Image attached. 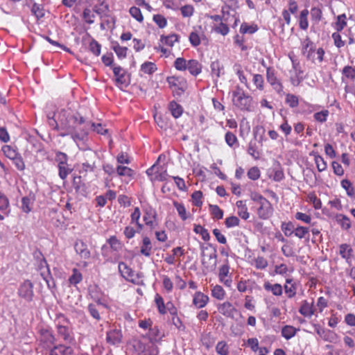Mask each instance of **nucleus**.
Instances as JSON below:
<instances>
[{
  "mask_svg": "<svg viewBox=\"0 0 355 355\" xmlns=\"http://www.w3.org/2000/svg\"><path fill=\"white\" fill-rule=\"evenodd\" d=\"M59 121L60 123L59 135L60 137H64L70 135L75 142L84 141L87 138L88 132L85 128H82L79 132L76 130L78 125L85 122V118L79 113L70 114L65 110H62L59 115Z\"/></svg>",
  "mask_w": 355,
  "mask_h": 355,
  "instance_id": "1",
  "label": "nucleus"
},
{
  "mask_svg": "<svg viewBox=\"0 0 355 355\" xmlns=\"http://www.w3.org/2000/svg\"><path fill=\"white\" fill-rule=\"evenodd\" d=\"M58 336L64 343L69 346H75L76 341L74 336L73 329L69 319L64 314H57L55 318Z\"/></svg>",
  "mask_w": 355,
  "mask_h": 355,
  "instance_id": "2",
  "label": "nucleus"
},
{
  "mask_svg": "<svg viewBox=\"0 0 355 355\" xmlns=\"http://www.w3.org/2000/svg\"><path fill=\"white\" fill-rule=\"evenodd\" d=\"M232 103L242 111L252 112L253 110V99L243 89L236 85L235 89L232 91Z\"/></svg>",
  "mask_w": 355,
  "mask_h": 355,
  "instance_id": "3",
  "label": "nucleus"
},
{
  "mask_svg": "<svg viewBox=\"0 0 355 355\" xmlns=\"http://www.w3.org/2000/svg\"><path fill=\"white\" fill-rule=\"evenodd\" d=\"M166 82L172 89L174 96H181L188 87L187 80L181 76H173L167 77Z\"/></svg>",
  "mask_w": 355,
  "mask_h": 355,
  "instance_id": "4",
  "label": "nucleus"
},
{
  "mask_svg": "<svg viewBox=\"0 0 355 355\" xmlns=\"http://www.w3.org/2000/svg\"><path fill=\"white\" fill-rule=\"evenodd\" d=\"M277 72L273 67H266V80L272 89L279 95L284 94V86L277 78Z\"/></svg>",
  "mask_w": 355,
  "mask_h": 355,
  "instance_id": "5",
  "label": "nucleus"
},
{
  "mask_svg": "<svg viewBox=\"0 0 355 355\" xmlns=\"http://www.w3.org/2000/svg\"><path fill=\"white\" fill-rule=\"evenodd\" d=\"M17 293L20 297L28 302H31L33 301L34 296L33 284L30 280H25L20 284Z\"/></svg>",
  "mask_w": 355,
  "mask_h": 355,
  "instance_id": "6",
  "label": "nucleus"
},
{
  "mask_svg": "<svg viewBox=\"0 0 355 355\" xmlns=\"http://www.w3.org/2000/svg\"><path fill=\"white\" fill-rule=\"evenodd\" d=\"M113 73L116 77V84L117 86L127 87L130 83V76L125 69L120 66H113Z\"/></svg>",
  "mask_w": 355,
  "mask_h": 355,
  "instance_id": "7",
  "label": "nucleus"
},
{
  "mask_svg": "<svg viewBox=\"0 0 355 355\" xmlns=\"http://www.w3.org/2000/svg\"><path fill=\"white\" fill-rule=\"evenodd\" d=\"M33 257L36 262V269L40 272V274L42 272H46L48 275H50L49 266L41 250L36 248L33 252Z\"/></svg>",
  "mask_w": 355,
  "mask_h": 355,
  "instance_id": "8",
  "label": "nucleus"
},
{
  "mask_svg": "<svg viewBox=\"0 0 355 355\" xmlns=\"http://www.w3.org/2000/svg\"><path fill=\"white\" fill-rule=\"evenodd\" d=\"M316 51L315 44L306 37L302 42V53L308 60L314 62Z\"/></svg>",
  "mask_w": 355,
  "mask_h": 355,
  "instance_id": "9",
  "label": "nucleus"
},
{
  "mask_svg": "<svg viewBox=\"0 0 355 355\" xmlns=\"http://www.w3.org/2000/svg\"><path fill=\"white\" fill-rule=\"evenodd\" d=\"M274 211L272 204L268 200L263 201L259 204V207L257 209L258 217L262 220H267L270 218Z\"/></svg>",
  "mask_w": 355,
  "mask_h": 355,
  "instance_id": "10",
  "label": "nucleus"
},
{
  "mask_svg": "<svg viewBox=\"0 0 355 355\" xmlns=\"http://www.w3.org/2000/svg\"><path fill=\"white\" fill-rule=\"evenodd\" d=\"M74 250L81 259H89L91 257L87 245L81 239H78L74 243Z\"/></svg>",
  "mask_w": 355,
  "mask_h": 355,
  "instance_id": "11",
  "label": "nucleus"
},
{
  "mask_svg": "<svg viewBox=\"0 0 355 355\" xmlns=\"http://www.w3.org/2000/svg\"><path fill=\"white\" fill-rule=\"evenodd\" d=\"M209 302V297L200 291L196 292L193 298V304L197 309L205 307Z\"/></svg>",
  "mask_w": 355,
  "mask_h": 355,
  "instance_id": "12",
  "label": "nucleus"
},
{
  "mask_svg": "<svg viewBox=\"0 0 355 355\" xmlns=\"http://www.w3.org/2000/svg\"><path fill=\"white\" fill-rule=\"evenodd\" d=\"M202 264L207 272H213L216 270L217 265V254L216 248L214 249V252L209 254V262H207L203 259L202 261Z\"/></svg>",
  "mask_w": 355,
  "mask_h": 355,
  "instance_id": "13",
  "label": "nucleus"
},
{
  "mask_svg": "<svg viewBox=\"0 0 355 355\" xmlns=\"http://www.w3.org/2000/svg\"><path fill=\"white\" fill-rule=\"evenodd\" d=\"M122 334L118 329H112L107 332V342L111 345H117L121 342Z\"/></svg>",
  "mask_w": 355,
  "mask_h": 355,
  "instance_id": "14",
  "label": "nucleus"
},
{
  "mask_svg": "<svg viewBox=\"0 0 355 355\" xmlns=\"http://www.w3.org/2000/svg\"><path fill=\"white\" fill-rule=\"evenodd\" d=\"M211 74L213 78H216V80L220 77L221 75L225 73L224 66L218 60L213 61L210 65Z\"/></svg>",
  "mask_w": 355,
  "mask_h": 355,
  "instance_id": "15",
  "label": "nucleus"
},
{
  "mask_svg": "<svg viewBox=\"0 0 355 355\" xmlns=\"http://www.w3.org/2000/svg\"><path fill=\"white\" fill-rule=\"evenodd\" d=\"M218 310L219 313L228 318H233L234 313L236 311V309L229 302H225L220 304L218 306Z\"/></svg>",
  "mask_w": 355,
  "mask_h": 355,
  "instance_id": "16",
  "label": "nucleus"
},
{
  "mask_svg": "<svg viewBox=\"0 0 355 355\" xmlns=\"http://www.w3.org/2000/svg\"><path fill=\"white\" fill-rule=\"evenodd\" d=\"M335 220L344 231H348L352 227L349 218L345 214H336L335 216Z\"/></svg>",
  "mask_w": 355,
  "mask_h": 355,
  "instance_id": "17",
  "label": "nucleus"
},
{
  "mask_svg": "<svg viewBox=\"0 0 355 355\" xmlns=\"http://www.w3.org/2000/svg\"><path fill=\"white\" fill-rule=\"evenodd\" d=\"M73 349L71 346L59 345L55 346L51 351L49 355H71Z\"/></svg>",
  "mask_w": 355,
  "mask_h": 355,
  "instance_id": "18",
  "label": "nucleus"
},
{
  "mask_svg": "<svg viewBox=\"0 0 355 355\" xmlns=\"http://www.w3.org/2000/svg\"><path fill=\"white\" fill-rule=\"evenodd\" d=\"M202 64L197 60H188L187 69L192 76H197L199 75L202 72Z\"/></svg>",
  "mask_w": 355,
  "mask_h": 355,
  "instance_id": "19",
  "label": "nucleus"
},
{
  "mask_svg": "<svg viewBox=\"0 0 355 355\" xmlns=\"http://www.w3.org/2000/svg\"><path fill=\"white\" fill-rule=\"evenodd\" d=\"M119 271L121 276L128 281L133 282L131 278L134 275L133 270L123 261L119 263Z\"/></svg>",
  "mask_w": 355,
  "mask_h": 355,
  "instance_id": "20",
  "label": "nucleus"
},
{
  "mask_svg": "<svg viewBox=\"0 0 355 355\" xmlns=\"http://www.w3.org/2000/svg\"><path fill=\"white\" fill-rule=\"evenodd\" d=\"M313 303V302L309 303L306 300H303L299 309L300 313L304 317L311 318L314 314Z\"/></svg>",
  "mask_w": 355,
  "mask_h": 355,
  "instance_id": "21",
  "label": "nucleus"
},
{
  "mask_svg": "<svg viewBox=\"0 0 355 355\" xmlns=\"http://www.w3.org/2000/svg\"><path fill=\"white\" fill-rule=\"evenodd\" d=\"M163 336L164 335L162 334L157 326H154L149 328L148 336L150 342L153 344L159 342L162 340Z\"/></svg>",
  "mask_w": 355,
  "mask_h": 355,
  "instance_id": "22",
  "label": "nucleus"
},
{
  "mask_svg": "<svg viewBox=\"0 0 355 355\" xmlns=\"http://www.w3.org/2000/svg\"><path fill=\"white\" fill-rule=\"evenodd\" d=\"M339 254L343 259H345L347 263H349L352 257L353 249L349 244L343 243L339 245Z\"/></svg>",
  "mask_w": 355,
  "mask_h": 355,
  "instance_id": "23",
  "label": "nucleus"
},
{
  "mask_svg": "<svg viewBox=\"0 0 355 355\" xmlns=\"http://www.w3.org/2000/svg\"><path fill=\"white\" fill-rule=\"evenodd\" d=\"M41 341L44 343L47 346L52 345L55 341V338L52 331L47 329H42L40 331Z\"/></svg>",
  "mask_w": 355,
  "mask_h": 355,
  "instance_id": "24",
  "label": "nucleus"
},
{
  "mask_svg": "<svg viewBox=\"0 0 355 355\" xmlns=\"http://www.w3.org/2000/svg\"><path fill=\"white\" fill-rule=\"evenodd\" d=\"M152 244L148 236H144L140 248V253L147 257L151 255Z\"/></svg>",
  "mask_w": 355,
  "mask_h": 355,
  "instance_id": "25",
  "label": "nucleus"
},
{
  "mask_svg": "<svg viewBox=\"0 0 355 355\" xmlns=\"http://www.w3.org/2000/svg\"><path fill=\"white\" fill-rule=\"evenodd\" d=\"M263 288L266 291H270L275 296H280L282 295V286L279 284H272L269 282H265Z\"/></svg>",
  "mask_w": 355,
  "mask_h": 355,
  "instance_id": "26",
  "label": "nucleus"
},
{
  "mask_svg": "<svg viewBox=\"0 0 355 355\" xmlns=\"http://www.w3.org/2000/svg\"><path fill=\"white\" fill-rule=\"evenodd\" d=\"M310 155L314 157L315 163L319 172H322L327 169V162L324 160V158L322 156H320L317 152L312 151L310 153Z\"/></svg>",
  "mask_w": 355,
  "mask_h": 355,
  "instance_id": "27",
  "label": "nucleus"
},
{
  "mask_svg": "<svg viewBox=\"0 0 355 355\" xmlns=\"http://www.w3.org/2000/svg\"><path fill=\"white\" fill-rule=\"evenodd\" d=\"M168 110L172 116L175 119L179 118L183 113L182 106L175 101H172L169 103Z\"/></svg>",
  "mask_w": 355,
  "mask_h": 355,
  "instance_id": "28",
  "label": "nucleus"
},
{
  "mask_svg": "<svg viewBox=\"0 0 355 355\" xmlns=\"http://www.w3.org/2000/svg\"><path fill=\"white\" fill-rule=\"evenodd\" d=\"M236 205L238 208V215L243 220H247L250 217V214L248 211V207L245 202L243 200H238L236 202Z\"/></svg>",
  "mask_w": 355,
  "mask_h": 355,
  "instance_id": "29",
  "label": "nucleus"
},
{
  "mask_svg": "<svg viewBox=\"0 0 355 355\" xmlns=\"http://www.w3.org/2000/svg\"><path fill=\"white\" fill-rule=\"evenodd\" d=\"M116 171L118 175L127 177L129 178V180H131L134 178V171L128 166H118L116 168Z\"/></svg>",
  "mask_w": 355,
  "mask_h": 355,
  "instance_id": "30",
  "label": "nucleus"
},
{
  "mask_svg": "<svg viewBox=\"0 0 355 355\" xmlns=\"http://www.w3.org/2000/svg\"><path fill=\"white\" fill-rule=\"evenodd\" d=\"M112 49L115 52L119 59H123L127 56L128 48L121 46L117 42H112Z\"/></svg>",
  "mask_w": 355,
  "mask_h": 355,
  "instance_id": "31",
  "label": "nucleus"
},
{
  "mask_svg": "<svg viewBox=\"0 0 355 355\" xmlns=\"http://www.w3.org/2000/svg\"><path fill=\"white\" fill-rule=\"evenodd\" d=\"M87 37L89 40V51L92 52L94 55L98 56L101 53V45L96 40L92 38L89 34L87 35Z\"/></svg>",
  "mask_w": 355,
  "mask_h": 355,
  "instance_id": "32",
  "label": "nucleus"
},
{
  "mask_svg": "<svg viewBox=\"0 0 355 355\" xmlns=\"http://www.w3.org/2000/svg\"><path fill=\"white\" fill-rule=\"evenodd\" d=\"M179 39L180 35L175 33H172L167 36L162 35L160 37V41L169 46H173L175 42H178Z\"/></svg>",
  "mask_w": 355,
  "mask_h": 355,
  "instance_id": "33",
  "label": "nucleus"
},
{
  "mask_svg": "<svg viewBox=\"0 0 355 355\" xmlns=\"http://www.w3.org/2000/svg\"><path fill=\"white\" fill-rule=\"evenodd\" d=\"M107 243L109 244L110 248L116 252H120L123 248L122 243L115 236H110Z\"/></svg>",
  "mask_w": 355,
  "mask_h": 355,
  "instance_id": "34",
  "label": "nucleus"
},
{
  "mask_svg": "<svg viewBox=\"0 0 355 355\" xmlns=\"http://www.w3.org/2000/svg\"><path fill=\"white\" fill-rule=\"evenodd\" d=\"M309 15V10L304 9L300 12L299 16V26L302 30H306L309 27V22L307 17Z\"/></svg>",
  "mask_w": 355,
  "mask_h": 355,
  "instance_id": "35",
  "label": "nucleus"
},
{
  "mask_svg": "<svg viewBox=\"0 0 355 355\" xmlns=\"http://www.w3.org/2000/svg\"><path fill=\"white\" fill-rule=\"evenodd\" d=\"M259 28L257 24L250 25L246 22H243L240 27V33L241 34H253L258 31Z\"/></svg>",
  "mask_w": 355,
  "mask_h": 355,
  "instance_id": "36",
  "label": "nucleus"
},
{
  "mask_svg": "<svg viewBox=\"0 0 355 355\" xmlns=\"http://www.w3.org/2000/svg\"><path fill=\"white\" fill-rule=\"evenodd\" d=\"M295 236L299 239H306L309 240V227L304 226H297L295 229Z\"/></svg>",
  "mask_w": 355,
  "mask_h": 355,
  "instance_id": "37",
  "label": "nucleus"
},
{
  "mask_svg": "<svg viewBox=\"0 0 355 355\" xmlns=\"http://www.w3.org/2000/svg\"><path fill=\"white\" fill-rule=\"evenodd\" d=\"M31 12L37 19L39 20L44 17V6L41 4L34 3L31 8Z\"/></svg>",
  "mask_w": 355,
  "mask_h": 355,
  "instance_id": "38",
  "label": "nucleus"
},
{
  "mask_svg": "<svg viewBox=\"0 0 355 355\" xmlns=\"http://www.w3.org/2000/svg\"><path fill=\"white\" fill-rule=\"evenodd\" d=\"M173 206L176 208L179 216L182 220H186L189 218L188 213L184 205L178 201H173Z\"/></svg>",
  "mask_w": 355,
  "mask_h": 355,
  "instance_id": "39",
  "label": "nucleus"
},
{
  "mask_svg": "<svg viewBox=\"0 0 355 355\" xmlns=\"http://www.w3.org/2000/svg\"><path fill=\"white\" fill-rule=\"evenodd\" d=\"M297 329L293 326L286 325L282 329V336L286 340H289L296 334Z\"/></svg>",
  "mask_w": 355,
  "mask_h": 355,
  "instance_id": "40",
  "label": "nucleus"
},
{
  "mask_svg": "<svg viewBox=\"0 0 355 355\" xmlns=\"http://www.w3.org/2000/svg\"><path fill=\"white\" fill-rule=\"evenodd\" d=\"M147 215H152V218L155 219L157 217V214L155 210L153 209H150L148 210H146L145 214L143 216L144 221L145 222L146 225L149 226L150 229H154L155 227V224L153 220H148Z\"/></svg>",
  "mask_w": 355,
  "mask_h": 355,
  "instance_id": "41",
  "label": "nucleus"
},
{
  "mask_svg": "<svg viewBox=\"0 0 355 355\" xmlns=\"http://www.w3.org/2000/svg\"><path fill=\"white\" fill-rule=\"evenodd\" d=\"M341 187L346 191L347 195L351 198H355L354 189L352 182L347 180L344 179L340 182Z\"/></svg>",
  "mask_w": 355,
  "mask_h": 355,
  "instance_id": "42",
  "label": "nucleus"
},
{
  "mask_svg": "<svg viewBox=\"0 0 355 355\" xmlns=\"http://www.w3.org/2000/svg\"><path fill=\"white\" fill-rule=\"evenodd\" d=\"M281 229L286 236H290L295 233V227L294 226V224L292 222L289 221L288 223L282 222Z\"/></svg>",
  "mask_w": 355,
  "mask_h": 355,
  "instance_id": "43",
  "label": "nucleus"
},
{
  "mask_svg": "<svg viewBox=\"0 0 355 355\" xmlns=\"http://www.w3.org/2000/svg\"><path fill=\"white\" fill-rule=\"evenodd\" d=\"M157 69V66L154 62H145L141 65V71L149 75L153 74Z\"/></svg>",
  "mask_w": 355,
  "mask_h": 355,
  "instance_id": "44",
  "label": "nucleus"
},
{
  "mask_svg": "<svg viewBox=\"0 0 355 355\" xmlns=\"http://www.w3.org/2000/svg\"><path fill=\"white\" fill-rule=\"evenodd\" d=\"M98 1H100L99 5H96L93 8L94 12L99 15L107 12L109 11V5L106 3L104 0H98Z\"/></svg>",
  "mask_w": 355,
  "mask_h": 355,
  "instance_id": "45",
  "label": "nucleus"
},
{
  "mask_svg": "<svg viewBox=\"0 0 355 355\" xmlns=\"http://www.w3.org/2000/svg\"><path fill=\"white\" fill-rule=\"evenodd\" d=\"M209 209L214 218H216L217 220L223 218V211L218 205H209Z\"/></svg>",
  "mask_w": 355,
  "mask_h": 355,
  "instance_id": "46",
  "label": "nucleus"
},
{
  "mask_svg": "<svg viewBox=\"0 0 355 355\" xmlns=\"http://www.w3.org/2000/svg\"><path fill=\"white\" fill-rule=\"evenodd\" d=\"M34 199L28 196L23 197L21 199V209L24 212L28 214L32 210V204Z\"/></svg>",
  "mask_w": 355,
  "mask_h": 355,
  "instance_id": "47",
  "label": "nucleus"
},
{
  "mask_svg": "<svg viewBox=\"0 0 355 355\" xmlns=\"http://www.w3.org/2000/svg\"><path fill=\"white\" fill-rule=\"evenodd\" d=\"M211 295L217 300H223L225 295V291L220 285H216L211 289Z\"/></svg>",
  "mask_w": 355,
  "mask_h": 355,
  "instance_id": "48",
  "label": "nucleus"
},
{
  "mask_svg": "<svg viewBox=\"0 0 355 355\" xmlns=\"http://www.w3.org/2000/svg\"><path fill=\"white\" fill-rule=\"evenodd\" d=\"M193 231L195 233L200 234L204 241H207L210 239V235L208 230L200 225H195Z\"/></svg>",
  "mask_w": 355,
  "mask_h": 355,
  "instance_id": "49",
  "label": "nucleus"
},
{
  "mask_svg": "<svg viewBox=\"0 0 355 355\" xmlns=\"http://www.w3.org/2000/svg\"><path fill=\"white\" fill-rule=\"evenodd\" d=\"M72 272V275L69 278V282L71 284L76 285L83 280V275L76 268H73Z\"/></svg>",
  "mask_w": 355,
  "mask_h": 355,
  "instance_id": "50",
  "label": "nucleus"
},
{
  "mask_svg": "<svg viewBox=\"0 0 355 355\" xmlns=\"http://www.w3.org/2000/svg\"><path fill=\"white\" fill-rule=\"evenodd\" d=\"M58 166V175L62 180H65L68 175L72 172V169L69 168L68 163L67 164H60Z\"/></svg>",
  "mask_w": 355,
  "mask_h": 355,
  "instance_id": "51",
  "label": "nucleus"
},
{
  "mask_svg": "<svg viewBox=\"0 0 355 355\" xmlns=\"http://www.w3.org/2000/svg\"><path fill=\"white\" fill-rule=\"evenodd\" d=\"M311 20L315 24L319 23L322 19V11L320 8L313 7L311 9Z\"/></svg>",
  "mask_w": 355,
  "mask_h": 355,
  "instance_id": "52",
  "label": "nucleus"
},
{
  "mask_svg": "<svg viewBox=\"0 0 355 355\" xmlns=\"http://www.w3.org/2000/svg\"><path fill=\"white\" fill-rule=\"evenodd\" d=\"M87 311L90 315L97 321L101 320V317L99 313V310L95 304L90 303L88 304Z\"/></svg>",
  "mask_w": 355,
  "mask_h": 355,
  "instance_id": "53",
  "label": "nucleus"
},
{
  "mask_svg": "<svg viewBox=\"0 0 355 355\" xmlns=\"http://www.w3.org/2000/svg\"><path fill=\"white\" fill-rule=\"evenodd\" d=\"M285 102L291 108H295L299 105L298 97L292 94H287L286 96Z\"/></svg>",
  "mask_w": 355,
  "mask_h": 355,
  "instance_id": "54",
  "label": "nucleus"
},
{
  "mask_svg": "<svg viewBox=\"0 0 355 355\" xmlns=\"http://www.w3.org/2000/svg\"><path fill=\"white\" fill-rule=\"evenodd\" d=\"M155 302L157 307L158 311L160 314H165L166 313V305L164 302L163 297L159 294H156L155 297Z\"/></svg>",
  "mask_w": 355,
  "mask_h": 355,
  "instance_id": "55",
  "label": "nucleus"
},
{
  "mask_svg": "<svg viewBox=\"0 0 355 355\" xmlns=\"http://www.w3.org/2000/svg\"><path fill=\"white\" fill-rule=\"evenodd\" d=\"M2 150L4 155L11 160L14 159L15 157H17L18 155H19V153L10 146H3Z\"/></svg>",
  "mask_w": 355,
  "mask_h": 355,
  "instance_id": "56",
  "label": "nucleus"
},
{
  "mask_svg": "<svg viewBox=\"0 0 355 355\" xmlns=\"http://www.w3.org/2000/svg\"><path fill=\"white\" fill-rule=\"evenodd\" d=\"M274 175L272 179L275 182H280L284 178V171L279 162L277 164V166L273 169Z\"/></svg>",
  "mask_w": 355,
  "mask_h": 355,
  "instance_id": "57",
  "label": "nucleus"
},
{
  "mask_svg": "<svg viewBox=\"0 0 355 355\" xmlns=\"http://www.w3.org/2000/svg\"><path fill=\"white\" fill-rule=\"evenodd\" d=\"M41 276L42 279L46 282L47 287L49 289L52 290L53 288H55V282L51 273L50 275H48L46 272H42Z\"/></svg>",
  "mask_w": 355,
  "mask_h": 355,
  "instance_id": "58",
  "label": "nucleus"
},
{
  "mask_svg": "<svg viewBox=\"0 0 355 355\" xmlns=\"http://www.w3.org/2000/svg\"><path fill=\"white\" fill-rule=\"evenodd\" d=\"M343 75L351 80L355 79V67L345 66L342 70Z\"/></svg>",
  "mask_w": 355,
  "mask_h": 355,
  "instance_id": "59",
  "label": "nucleus"
},
{
  "mask_svg": "<svg viewBox=\"0 0 355 355\" xmlns=\"http://www.w3.org/2000/svg\"><path fill=\"white\" fill-rule=\"evenodd\" d=\"M153 19L159 28H164L167 25L166 17L160 14L154 15Z\"/></svg>",
  "mask_w": 355,
  "mask_h": 355,
  "instance_id": "60",
  "label": "nucleus"
},
{
  "mask_svg": "<svg viewBox=\"0 0 355 355\" xmlns=\"http://www.w3.org/2000/svg\"><path fill=\"white\" fill-rule=\"evenodd\" d=\"M252 81L257 89L262 91L264 89V79L261 74H254Z\"/></svg>",
  "mask_w": 355,
  "mask_h": 355,
  "instance_id": "61",
  "label": "nucleus"
},
{
  "mask_svg": "<svg viewBox=\"0 0 355 355\" xmlns=\"http://www.w3.org/2000/svg\"><path fill=\"white\" fill-rule=\"evenodd\" d=\"M129 12L130 15L135 18L137 21L142 22L144 20L143 15L141 14V10L136 7L132 6L130 8Z\"/></svg>",
  "mask_w": 355,
  "mask_h": 355,
  "instance_id": "62",
  "label": "nucleus"
},
{
  "mask_svg": "<svg viewBox=\"0 0 355 355\" xmlns=\"http://www.w3.org/2000/svg\"><path fill=\"white\" fill-rule=\"evenodd\" d=\"M202 193L200 191H196L191 194L193 204L196 207H201L202 205Z\"/></svg>",
  "mask_w": 355,
  "mask_h": 355,
  "instance_id": "63",
  "label": "nucleus"
},
{
  "mask_svg": "<svg viewBox=\"0 0 355 355\" xmlns=\"http://www.w3.org/2000/svg\"><path fill=\"white\" fill-rule=\"evenodd\" d=\"M216 350L220 355H228V346L225 341H220L217 343Z\"/></svg>",
  "mask_w": 355,
  "mask_h": 355,
  "instance_id": "64",
  "label": "nucleus"
}]
</instances>
